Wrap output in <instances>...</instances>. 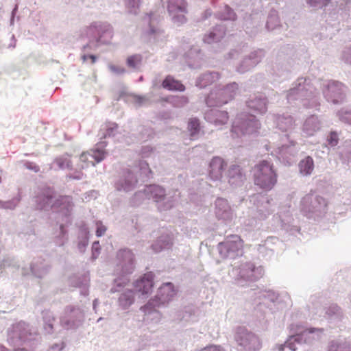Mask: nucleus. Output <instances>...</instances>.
<instances>
[{
    "label": "nucleus",
    "instance_id": "f257e3e1",
    "mask_svg": "<svg viewBox=\"0 0 351 351\" xmlns=\"http://www.w3.org/2000/svg\"><path fill=\"white\" fill-rule=\"evenodd\" d=\"M254 178L256 185L269 191L277 182V173L270 162L263 160L254 167Z\"/></svg>",
    "mask_w": 351,
    "mask_h": 351
},
{
    "label": "nucleus",
    "instance_id": "f03ea898",
    "mask_svg": "<svg viewBox=\"0 0 351 351\" xmlns=\"http://www.w3.org/2000/svg\"><path fill=\"white\" fill-rule=\"evenodd\" d=\"M53 192L51 189H45L42 194L37 196V208L39 210H47L49 208H56L65 209L66 211H69L72 206V197L70 196H60L56 199L53 204Z\"/></svg>",
    "mask_w": 351,
    "mask_h": 351
},
{
    "label": "nucleus",
    "instance_id": "7ed1b4c3",
    "mask_svg": "<svg viewBox=\"0 0 351 351\" xmlns=\"http://www.w3.org/2000/svg\"><path fill=\"white\" fill-rule=\"evenodd\" d=\"M260 126V123L255 119V117L250 116L248 121L240 122L239 120H236L233 123L232 132H234L238 136L240 134H250L256 131Z\"/></svg>",
    "mask_w": 351,
    "mask_h": 351
},
{
    "label": "nucleus",
    "instance_id": "20e7f679",
    "mask_svg": "<svg viewBox=\"0 0 351 351\" xmlns=\"http://www.w3.org/2000/svg\"><path fill=\"white\" fill-rule=\"evenodd\" d=\"M226 163L220 157H214L210 162L209 176L211 179L217 180L222 178V174Z\"/></svg>",
    "mask_w": 351,
    "mask_h": 351
},
{
    "label": "nucleus",
    "instance_id": "39448f33",
    "mask_svg": "<svg viewBox=\"0 0 351 351\" xmlns=\"http://www.w3.org/2000/svg\"><path fill=\"white\" fill-rule=\"evenodd\" d=\"M105 158V152L100 149H92L90 152H84L80 155V161L87 165L95 166L103 160Z\"/></svg>",
    "mask_w": 351,
    "mask_h": 351
},
{
    "label": "nucleus",
    "instance_id": "423d86ee",
    "mask_svg": "<svg viewBox=\"0 0 351 351\" xmlns=\"http://www.w3.org/2000/svg\"><path fill=\"white\" fill-rule=\"evenodd\" d=\"M154 275L152 272L145 274L143 277L136 283V287L138 291L141 292L143 294L149 293L154 286Z\"/></svg>",
    "mask_w": 351,
    "mask_h": 351
},
{
    "label": "nucleus",
    "instance_id": "0eeeda50",
    "mask_svg": "<svg viewBox=\"0 0 351 351\" xmlns=\"http://www.w3.org/2000/svg\"><path fill=\"white\" fill-rule=\"evenodd\" d=\"M221 245H225L230 251H238L243 245V241L239 236L230 235L227 237L224 243H220Z\"/></svg>",
    "mask_w": 351,
    "mask_h": 351
},
{
    "label": "nucleus",
    "instance_id": "6e6552de",
    "mask_svg": "<svg viewBox=\"0 0 351 351\" xmlns=\"http://www.w3.org/2000/svg\"><path fill=\"white\" fill-rule=\"evenodd\" d=\"M176 294L174 286L171 282H167L161 286L158 291L159 299L162 302L171 300Z\"/></svg>",
    "mask_w": 351,
    "mask_h": 351
},
{
    "label": "nucleus",
    "instance_id": "1a4fd4ad",
    "mask_svg": "<svg viewBox=\"0 0 351 351\" xmlns=\"http://www.w3.org/2000/svg\"><path fill=\"white\" fill-rule=\"evenodd\" d=\"M162 86L164 88L169 90L184 91V86L180 82L175 80L173 77L168 75L163 80Z\"/></svg>",
    "mask_w": 351,
    "mask_h": 351
},
{
    "label": "nucleus",
    "instance_id": "9d476101",
    "mask_svg": "<svg viewBox=\"0 0 351 351\" xmlns=\"http://www.w3.org/2000/svg\"><path fill=\"white\" fill-rule=\"evenodd\" d=\"M168 10L170 13H186L185 0H169Z\"/></svg>",
    "mask_w": 351,
    "mask_h": 351
},
{
    "label": "nucleus",
    "instance_id": "9b49d317",
    "mask_svg": "<svg viewBox=\"0 0 351 351\" xmlns=\"http://www.w3.org/2000/svg\"><path fill=\"white\" fill-rule=\"evenodd\" d=\"M256 271V267L254 264L251 263H247L242 265L241 269V275L242 278L254 280L256 278V276L254 275V272Z\"/></svg>",
    "mask_w": 351,
    "mask_h": 351
},
{
    "label": "nucleus",
    "instance_id": "f8f14e48",
    "mask_svg": "<svg viewBox=\"0 0 351 351\" xmlns=\"http://www.w3.org/2000/svg\"><path fill=\"white\" fill-rule=\"evenodd\" d=\"M300 171L304 175H309L314 168L313 160L311 156L306 157L299 164Z\"/></svg>",
    "mask_w": 351,
    "mask_h": 351
},
{
    "label": "nucleus",
    "instance_id": "ddd939ff",
    "mask_svg": "<svg viewBox=\"0 0 351 351\" xmlns=\"http://www.w3.org/2000/svg\"><path fill=\"white\" fill-rule=\"evenodd\" d=\"M147 191L150 193L152 197L156 202L162 200L165 195V189L157 185L149 186L147 188Z\"/></svg>",
    "mask_w": 351,
    "mask_h": 351
},
{
    "label": "nucleus",
    "instance_id": "4468645a",
    "mask_svg": "<svg viewBox=\"0 0 351 351\" xmlns=\"http://www.w3.org/2000/svg\"><path fill=\"white\" fill-rule=\"evenodd\" d=\"M120 305L126 308L130 306L134 302V293L131 290H128L121 293L119 297Z\"/></svg>",
    "mask_w": 351,
    "mask_h": 351
},
{
    "label": "nucleus",
    "instance_id": "2eb2a0df",
    "mask_svg": "<svg viewBox=\"0 0 351 351\" xmlns=\"http://www.w3.org/2000/svg\"><path fill=\"white\" fill-rule=\"evenodd\" d=\"M130 180L125 181L123 184L122 182H119L116 184V188L118 191H130L132 187L136 184V180L132 176H130Z\"/></svg>",
    "mask_w": 351,
    "mask_h": 351
},
{
    "label": "nucleus",
    "instance_id": "dca6fc26",
    "mask_svg": "<svg viewBox=\"0 0 351 351\" xmlns=\"http://www.w3.org/2000/svg\"><path fill=\"white\" fill-rule=\"evenodd\" d=\"M200 125L199 119L197 118H191L188 123V130L191 133V136H193L199 131Z\"/></svg>",
    "mask_w": 351,
    "mask_h": 351
},
{
    "label": "nucleus",
    "instance_id": "f3484780",
    "mask_svg": "<svg viewBox=\"0 0 351 351\" xmlns=\"http://www.w3.org/2000/svg\"><path fill=\"white\" fill-rule=\"evenodd\" d=\"M117 256L119 258L123 259L124 261L128 262L131 266L132 265L134 255L131 251L128 250H120L118 252Z\"/></svg>",
    "mask_w": 351,
    "mask_h": 351
},
{
    "label": "nucleus",
    "instance_id": "a211bd4d",
    "mask_svg": "<svg viewBox=\"0 0 351 351\" xmlns=\"http://www.w3.org/2000/svg\"><path fill=\"white\" fill-rule=\"evenodd\" d=\"M141 60L142 58L140 55L130 56L127 59V64L129 67L136 68L141 63Z\"/></svg>",
    "mask_w": 351,
    "mask_h": 351
},
{
    "label": "nucleus",
    "instance_id": "6ab92c4d",
    "mask_svg": "<svg viewBox=\"0 0 351 351\" xmlns=\"http://www.w3.org/2000/svg\"><path fill=\"white\" fill-rule=\"evenodd\" d=\"M228 176L230 178H232V179L236 177L241 178L242 175L239 166L235 165H232L228 170Z\"/></svg>",
    "mask_w": 351,
    "mask_h": 351
},
{
    "label": "nucleus",
    "instance_id": "aec40b11",
    "mask_svg": "<svg viewBox=\"0 0 351 351\" xmlns=\"http://www.w3.org/2000/svg\"><path fill=\"white\" fill-rule=\"evenodd\" d=\"M217 116L220 118L216 119L215 123H219L221 124L226 123L228 120V115L226 112H219Z\"/></svg>",
    "mask_w": 351,
    "mask_h": 351
},
{
    "label": "nucleus",
    "instance_id": "412c9836",
    "mask_svg": "<svg viewBox=\"0 0 351 351\" xmlns=\"http://www.w3.org/2000/svg\"><path fill=\"white\" fill-rule=\"evenodd\" d=\"M96 226H97L96 235L97 237L103 236L106 231V226H104L101 221H97L96 223Z\"/></svg>",
    "mask_w": 351,
    "mask_h": 351
},
{
    "label": "nucleus",
    "instance_id": "4be33fe9",
    "mask_svg": "<svg viewBox=\"0 0 351 351\" xmlns=\"http://www.w3.org/2000/svg\"><path fill=\"white\" fill-rule=\"evenodd\" d=\"M307 1L312 5H322L323 6H326L330 1V0H307Z\"/></svg>",
    "mask_w": 351,
    "mask_h": 351
},
{
    "label": "nucleus",
    "instance_id": "5701e85b",
    "mask_svg": "<svg viewBox=\"0 0 351 351\" xmlns=\"http://www.w3.org/2000/svg\"><path fill=\"white\" fill-rule=\"evenodd\" d=\"M346 348L343 346H341V345L337 343H332L329 347L328 351H343V350H345Z\"/></svg>",
    "mask_w": 351,
    "mask_h": 351
},
{
    "label": "nucleus",
    "instance_id": "b1692460",
    "mask_svg": "<svg viewBox=\"0 0 351 351\" xmlns=\"http://www.w3.org/2000/svg\"><path fill=\"white\" fill-rule=\"evenodd\" d=\"M117 128V125L115 123H112L109 128L107 125H106L104 128V130H106L107 131V133L104 134V137H106V136H110L112 133L113 130Z\"/></svg>",
    "mask_w": 351,
    "mask_h": 351
},
{
    "label": "nucleus",
    "instance_id": "393cba45",
    "mask_svg": "<svg viewBox=\"0 0 351 351\" xmlns=\"http://www.w3.org/2000/svg\"><path fill=\"white\" fill-rule=\"evenodd\" d=\"M109 69L111 71L116 73H125V69L123 67L117 66L115 65H110Z\"/></svg>",
    "mask_w": 351,
    "mask_h": 351
},
{
    "label": "nucleus",
    "instance_id": "a878e982",
    "mask_svg": "<svg viewBox=\"0 0 351 351\" xmlns=\"http://www.w3.org/2000/svg\"><path fill=\"white\" fill-rule=\"evenodd\" d=\"M329 141H330V144L332 145H337L338 138H337V135L335 132L330 133Z\"/></svg>",
    "mask_w": 351,
    "mask_h": 351
},
{
    "label": "nucleus",
    "instance_id": "bb28decb",
    "mask_svg": "<svg viewBox=\"0 0 351 351\" xmlns=\"http://www.w3.org/2000/svg\"><path fill=\"white\" fill-rule=\"evenodd\" d=\"M93 255L95 256V254L99 253V241L94 242L93 244Z\"/></svg>",
    "mask_w": 351,
    "mask_h": 351
},
{
    "label": "nucleus",
    "instance_id": "cd10ccee",
    "mask_svg": "<svg viewBox=\"0 0 351 351\" xmlns=\"http://www.w3.org/2000/svg\"><path fill=\"white\" fill-rule=\"evenodd\" d=\"M221 346L213 345L204 348L205 351H221Z\"/></svg>",
    "mask_w": 351,
    "mask_h": 351
},
{
    "label": "nucleus",
    "instance_id": "c85d7f7f",
    "mask_svg": "<svg viewBox=\"0 0 351 351\" xmlns=\"http://www.w3.org/2000/svg\"><path fill=\"white\" fill-rule=\"evenodd\" d=\"M311 199V197L309 196V195H306L305 196L302 200V203L304 206H306V204Z\"/></svg>",
    "mask_w": 351,
    "mask_h": 351
},
{
    "label": "nucleus",
    "instance_id": "c756f323",
    "mask_svg": "<svg viewBox=\"0 0 351 351\" xmlns=\"http://www.w3.org/2000/svg\"><path fill=\"white\" fill-rule=\"evenodd\" d=\"M88 58L91 60L93 64H94L96 61V56L94 55H89Z\"/></svg>",
    "mask_w": 351,
    "mask_h": 351
},
{
    "label": "nucleus",
    "instance_id": "7c9ffc66",
    "mask_svg": "<svg viewBox=\"0 0 351 351\" xmlns=\"http://www.w3.org/2000/svg\"><path fill=\"white\" fill-rule=\"evenodd\" d=\"M217 203H218V204L225 203V202H224L223 199H218V200H217Z\"/></svg>",
    "mask_w": 351,
    "mask_h": 351
},
{
    "label": "nucleus",
    "instance_id": "2f4dec72",
    "mask_svg": "<svg viewBox=\"0 0 351 351\" xmlns=\"http://www.w3.org/2000/svg\"><path fill=\"white\" fill-rule=\"evenodd\" d=\"M88 58V56H84L82 57V58H83V60H84V61L86 60V58Z\"/></svg>",
    "mask_w": 351,
    "mask_h": 351
},
{
    "label": "nucleus",
    "instance_id": "473e14b6",
    "mask_svg": "<svg viewBox=\"0 0 351 351\" xmlns=\"http://www.w3.org/2000/svg\"><path fill=\"white\" fill-rule=\"evenodd\" d=\"M314 332V329H313V328L309 329V332L311 333V332Z\"/></svg>",
    "mask_w": 351,
    "mask_h": 351
},
{
    "label": "nucleus",
    "instance_id": "72a5a7b5",
    "mask_svg": "<svg viewBox=\"0 0 351 351\" xmlns=\"http://www.w3.org/2000/svg\"><path fill=\"white\" fill-rule=\"evenodd\" d=\"M210 37H213L214 36V34L213 33H210V35H209Z\"/></svg>",
    "mask_w": 351,
    "mask_h": 351
},
{
    "label": "nucleus",
    "instance_id": "f704fd0d",
    "mask_svg": "<svg viewBox=\"0 0 351 351\" xmlns=\"http://www.w3.org/2000/svg\"><path fill=\"white\" fill-rule=\"evenodd\" d=\"M310 121H311V119H309L308 120H307V121H306V123H308V122H310Z\"/></svg>",
    "mask_w": 351,
    "mask_h": 351
},
{
    "label": "nucleus",
    "instance_id": "c9c22d12",
    "mask_svg": "<svg viewBox=\"0 0 351 351\" xmlns=\"http://www.w3.org/2000/svg\"><path fill=\"white\" fill-rule=\"evenodd\" d=\"M289 348H290L291 350H295V348H292V347H291V346H289Z\"/></svg>",
    "mask_w": 351,
    "mask_h": 351
},
{
    "label": "nucleus",
    "instance_id": "e433bc0d",
    "mask_svg": "<svg viewBox=\"0 0 351 351\" xmlns=\"http://www.w3.org/2000/svg\"><path fill=\"white\" fill-rule=\"evenodd\" d=\"M280 351H282V350H283V348H280Z\"/></svg>",
    "mask_w": 351,
    "mask_h": 351
},
{
    "label": "nucleus",
    "instance_id": "4c0bfd02",
    "mask_svg": "<svg viewBox=\"0 0 351 351\" xmlns=\"http://www.w3.org/2000/svg\"><path fill=\"white\" fill-rule=\"evenodd\" d=\"M1 182V178L0 177V183Z\"/></svg>",
    "mask_w": 351,
    "mask_h": 351
}]
</instances>
